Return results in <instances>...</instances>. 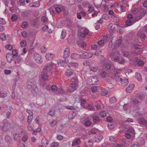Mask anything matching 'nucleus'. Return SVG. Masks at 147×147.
Listing matches in <instances>:
<instances>
[{"label":"nucleus","instance_id":"obj_1","mask_svg":"<svg viewBox=\"0 0 147 147\" xmlns=\"http://www.w3.org/2000/svg\"><path fill=\"white\" fill-rule=\"evenodd\" d=\"M78 86V80L77 77L75 76L73 77L72 79L71 83L70 84V86L73 89L72 91H70L72 92L76 90Z\"/></svg>","mask_w":147,"mask_h":147},{"label":"nucleus","instance_id":"obj_2","mask_svg":"<svg viewBox=\"0 0 147 147\" xmlns=\"http://www.w3.org/2000/svg\"><path fill=\"white\" fill-rule=\"evenodd\" d=\"M56 66V65L52 63H49L46 64L43 70L46 72H50Z\"/></svg>","mask_w":147,"mask_h":147},{"label":"nucleus","instance_id":"obj_3","mask_svg":"<svg viewBox=\"0 0 147 147\" xmlns=\"http://www.w3.org/2000/svg\"><path fill=\"white\" fill-rule=\"evenodd\" d=\"M27 87L32 92L33 91L36 92L37 90L38 89L36 84L34 82H29L27 86Z\"/></svg>","mask_w":147,"mask_h":147},{"label":"nucleus","instance_id":"obj_4","mask_svg":"<svg viewBox=\"0 0 147 147\" xmlns=\"http://www.w3.org/2000/svg\"><path fill=\"white\" fill-rule=\"evenodd\" d=\"M116 38L113 37L111 40L109 42V47L110 50H113L116 49V43L117 42Z\"/></svg>","mask_w":147,"mask_h":147},{"label":"nucleus","instance_id":"obj_5","mask_svg":"<svg viewBox=\"0 0 147 147\" xmlns=\"http://www.w3.org/2000/svg\"><path fill=\"white\" fill-rule=\"evenodd\" d=\"M34 58L36 61L38 63H41L42 62L41 57L38 54L35 53L33 55Z\"/></svg>","mask_w":147,"mask_h":147},{"label":"nucleus","instance_id":"obj_6","mask_svg":"<svg viewBox=\"0 0 147 147\" xmlns=\"http://www.w3.org/2000/svg\"><path fill=\"white\" fill-rule=\"evenodd\" d=\"M81 37L84 38L87 35L90 36L91 34L89 31L86 29H84L80 33Z\"/></svg>","mask_w":147,"mask_h":147},{"label":"nucleus","instance_id":"obj_7","mask_svg":"<svg viewBox=\"0 0 147 147\" xmlns=\"http://www.w3.org/2000/svg\"><path fill=\"white\" fill-rule=\"evenodd\" d=\"M3 125L2 129L3 131H6L10 126V124L7 121L5 120L3 122Z\"/></svg>","mask_w":147,"mask_h":147},{"label":"nucleus","instance_id":"obj_8","mask_svg":"<svg viewBox=\"0 0 147 147\" xmlns=\"http://www.w3.org/2000/svg\"><path fill=\"white\" fill-rule=\"evenodd\" d=\"M70 48L69 47H67L65 49L63 55V57L65 59H67L70 54Z\"/></svg>","mask_w":147,"mask_h":147},{"label":"nucleus","instance_id":"obj_9","mask_svg":"<svg viewBox=\"0 0 147 147\" xmlns=\"http://www.w3.org/2000/svg\"><path fill=\"white\" fill-rule=\"evenodd\" d=\"M81 141L80 139L76 138H75L74 140L72 142L71 146L75 147V145H79L81 143Z\"/></svg>","mask_w":147,"mask_h":147},{"label":"nucleus","instance_id":"obj_10","mask_svg":"<svg viewBox=\"0 0 147 147\" xmlns=\"http://www.w3.org/2000/svg\"><path fill=\"white\" fill-rule=\"evenodd\" d=\"M6 59L8 63H11L13 60V56L10 53H8L6 55Z\"/></svg>","mask_w":147,"mask_h":147},{"label":"nucleus","instance_id":"obj_11","mask_svg":"<svg viewBox=\"0 0 147 147\" xmlns=\"http://www.w3.org/2000/svg\"><path fill=\"white\" fill-rule=\"evenodd\" d=\"M73 70L70 68L67 69L65 71V75L69 77L71 76L73 74Z\"/></svg>","mask_w":147,"mask_h":147},{"label":"nucleus","instance_id":"obj_12","mask_svg":"<svg viewBox=\"0 0 147 147\" xmlns=\"http://www.w3.org/2000/svg\"><path fill=\"white\" fill-rule=\"evenodd\" d=\"M137 36L141 38H144L146 37V34L143 32L142 31L139 30L137 34Z\"/></svg>","mask_w":147,"mask_h":147},{"label":"nucleus","instance_id":"obj_13","mask_svg":"<svg viewBox=\"0 0 147 147\" xmlns=\"http://www.w3.org/2000/svg\"><path fill=\"white\" fill-rule=\"evenodd\" d=\"M107 40L106 38H104L98 42V44L99 46H101L107 44Z\"/></svg>","mask_w":147,"mask_h":147},{"label":"nucleus","instance_id":"obj_14","mask_svg":"<svg viewBox=\"0 0 147 147\" xmlns=\"http://www.w3.org/2000/svg\"><path fill=\"white\" fill-rule=\"evenodd\" d=\"M54 55L49 53H47L45 55V57L47 59L50 60L52 59L54 57Z\"/></svg>","mask_w":147,"mask_h":147},{"label":"nucleus","instance_id":"obj_15","mask_svg":"<svg viewBox=\"0 0 147 147\" xmlns=\"http://www.w3.org/2000/svg\"><path fill=\"white\" fill-rule=\"evenodd\" d=\"M119 80V81H121V83L122 85L123 86H126L128 83L129 81L127 79H124L123 80H122V78H119L118 79V80Z\"/></svg>","mask_w":147,"mask_h":147},{"label":"nucleus","instance_id":"obj_16","mask_svg":"<svg viewBox=\"0 0 147 147\" xmlns=\"http://www.w3.org/2000/svg\"><path fill=\"white\" fill-rule=\"evenodd\" d=\"M134 87V85L131 84L129 85V86L127 87L126 89V91L127 92L130 93L132 91Z\"/></svg>","mask_w":147,"mask_h":147},{"label":"nucleus","instance_id":"obj_17","mask_svg":"<svg viewBox=\"0 0 147 147\" xmlns=\"http://www.w3.org/2000/svg\"><path fill=\"white\" fill-rule=\"evenodd\" d=\"M103 138V136L101 135H98L95 137V141L96 142H99Z\"/></svg>","mask_w":147,"mask_h":147},{"label":"nucleus","instance_id":"obj_18","mask_svg":"<svg viewBox=\"0 0 147 147\" xmlns=\"http://www.w3.org/2000/svg\"><path fill=\"white\" fill-rule=\"evenodd\" d=\"M84 55H85V59H89L92 57L93 54L90 52H87L84 53Z\"/></svg>","mask_w":147,"mask_h":147},{"label":"nucleus","instance_id":"obj_19","mask_svg":"<svg viewBox=\"0 0 147 147\" xmlns=\"http://www.w3.org/2000/svg\"><path fill=\"white\" fill-rule=\"evenodd\" d=\"M22 59V57L20 55L18 56L17 59L15 61V63L16 65H18L17 66H18V65L21 63Z\"/></svg>","mask_w":147,"mask_h":147},{"label":"nucleus","instance_id":"obj_20","mask_svg":"<svg viewBox=\"0 0 147 147\" xmlns=\"http://www.w3.org/2000/svg\"><path fill=\"white\" fill-rule=\"evenodd\" d=\"M71 57L73 59H79V55L76 53H73L71 55Z\"/></svg>","mask_w":147,"mask_h":147},{"label":"nucleus","instance_id":"obj_21","mask_svg":"<svg viewBox=\"0 0 147 147\" xmlns=\"http://www.w3.org/2000/svg\"><path fill=\"white\" fill-rule=\"evenodd\" d=\"M92 119L94 122L95 123H97L100 121L99 117L98 116L93 115L92 116Z\"/></svg>","mask_w":147,"mask_h":147},{"label":"nucleus","instance_id":"obj_22","mask_svg":"<svg viewBox=\"0 0 147 147\" xmlns=\"http://www.w3.org/2000/svg\"><path fill=\"white\" fill-rule=\"evenodd\" d=\"M78 66V64L77 63L70 62L68 64V67H76Z\"/></svg>","mask_w":147,"mask_h":147},{"label":"nucleus","instance_id":"obj_23","mask_svg":"<svg viewBox=\"0 0 147 147\" xmlns=\"http://www.w3.org/2000/svg\"><path fill=\"white\" fill-rule=\"evenodd\" d=\"M122 38L121 37H119L118 39V42L117 44L119 47H123V45L122 43Z\"/></svg>","mask_w":147,"mask_h":147},{"label":"nucleus","instance_id":"obj_24","mask_svg":"<svg viewBox=\"0 0 147 147\" xmlns=\"http://www.w3.org/2000/svg\"><path fill=\"white\" fill-rule=\"evenodd\" d=\"M117 101V99L115 96H113L110 98L109 99L110 102L111 104Z\"/></svg>","mask_w":147,"mask_h":147},{"label":"nucleus","instance_id":"obj_25","mask_svg":"<svg viewBox=\"0 0 147 147\" xmlns=\"http://www.w3.org/2000/svg\"><path fill=\"white\" fill-rule=\"evenodd\" d=\"M136 78L138 80L140 81L142 80V78L141 75L139 73L137 72L136 74Z\"/></svg>","mask_w":147,"mask_h":147},{"label":"nucleus","instance_id":"obj_26","mask_svg":"<svg viewBox=\"0 0 147 147\" xmlns=\"http://www.w3.org/2000/svg\"><path fill=\"white\" fill-rule=\"evenodd\" d=\"M92 124V122L89 120H86L84 122V125L86 127H89L91 126Z\"/></svg>","mask_w":147,"mask_h":147},{"label":"nucleus","instance_id":"obj_27","mask_svg":"<svg viewBox=\"0 0 147 147\" xmlns=\"http://www.w3.org/2000/svg\"><path fill=\"white\" fill-rule=\"evenodd\" d=\"M68 62L67 60L65 59L64 61H61L59 62L58 63V64L59 66H63L64 63H67Z\"/></svg>","mask_w":147,"mask_h":147},{"label":"nucleus","instance_id":"obj_28","mask_svg":"<svg viewBox=\"0 0 147 147\" xmlns=\"http://www.w3.org/2000/svg\"><path fill=\"white\" fill-rule=\"evenodd\" d=\"M90 70L94 72H96L98 69V67L97 66H91L90 67Z\"/></svg>","mask_w":147,"mask_h":147},{"label":"nucleus","instance_id":"obj_29","mask_svg":"<svg viewBox=\"0 0 147 147\" xmlns=\"http://www.w3.org/2000/svg\"><path fill=\"white\" fill-rule=\"evenodd\" d=\"M5 139L6 142L7 143H8L9 144H10L11 143V138L9 136H6L5 137Z\"/></svg>","mask_w":147,"mask_h":147},{"label":"nucleus","instance_id":"obj_30","mask_svg":"<svg viewBox=\"0 0 147 147\" xmlns=\"http://www.w3.org/2000/svg\"><path fill=\"white\" fill-rule=\"evenodd\" d=\"M108 91L105 89H102L101 91V93L103 96H105L108 94Z\"/></svg>","mask_w":147,"mask_h":147},{"label":"nucleus","instance_id":"obj_31","mask_svg":"<svg viewBox=\"0 0 147 147\" xmlns=\"http://www.w3.org/2000/svg\"><path fill=\"white\" fill-rule=\"evenodd\" d=\"M37 20L35 19L32 20L30 22V24L33 26H35L37 24Z\"/></svg>","mask_w":147,"mask_h":147},{"label":"nucleus","instance_id":"obj_32","mask_svg":"<svg viewBox=\"0 0 147 147\" xmlns=\"http://www.w3.org/2000/svg\"><path fill=\"white\" fill-rule=\"evenodd\" d=\"M27 129L30 131H33L34 132H33V134H34V132H35V130H33V129L32 126L30 124H28V125L27 126Z\"/></svg>","mask_w":147,"mask_h":147},{"label":"nucleus","instance_id":"obj_33","mask_svg":"<svg viewBox=\"0 0 147 147\" xmlns=\"http://www.w3.org/2000/svg\"><path fill=\"white\" fill-rule=\"evenodd\" d=\"M33 119V115H29L28 116L27 119V122L28 124H30Z\"/></svg>","mask_w":147,"mask_h":147},{"label":"nucleus","instance_id":"obj_34","mask_svg":"<svg viewBox=\"0 0 147 147\" xmlns=\"http://www.w3.org/2000/svg\"><path fill=\"white\" fill-rule=\"evenodd\" d=\"M26 42L25 40H23L20 42V45L22 47L24 48L26 46Z\"/></svg>","mask_w":147,"mask_h":147},{"label":"nucleus","instance_id":"obj_35","mask_svg":"<svg viewBox=\"0 0 147 147\" xmlns=\"http://www.w3.org/2000/svg\"><path fill=\"white\" fill-rule=\"evenodd\" d=\"M106 113L105 111H102L99 113V116L101 117H105L106 116Z\"/></svg>","mask_w":147,"mask_h":147},{"label":"nucleus","instance_id":"obj_36","mask_svg":"<svg viewBox=\"0 0 147 147\" xmlns=\"http://www.w3.org/2000/svg\"><path fill=\"white\" fill-rule=\"evenodd\" d=\"M66 31L65 30H63L62 31L61 35V38H64L66 36Z\"/></svg>","mask_w":147,"mask_h":147},{"label":"nucleus","instance_id":"obj_37","mask_svg":"<svg viewBox=\"0 0 147 147\" xmlns=\"http://www.w3.org/2000/svg\"><path fill=\"white\" fill-rule=\"evenodd\" d=\"M28 138V136L25 135L22 136V140L23 142H25L27 140Z\"/></svg>","mask_w":147,"mask_h":147},{"label":"nucleus","instance_id":"obj_38","mask_svg":"<svg viewBox=\"0 0 147 147\" xmlns=\"http://www.w3.org/2000/svg\"><path fill=\"white\" fill-rule=\"evenodd\" d=\"M21 26L22 28H27L28 26L27 22H23Z\"/></svg>","mask_w":147,"mask_h":147},{"label":"nucleus","instance_id":"obj_39","mask_svg":"<svg viewBox=\"0 0 147 147\" xmlns=\"http://www.w3.org/2000/svg\"><path fill=\"white\" fill-rule=\"evenodd\" d=\"M91 90L93 93L96 92L98 90V88L96 86H93L92 87Z\"/></svg>","mask_w":147,"mask_h":147},{"label":"nucleus","instance_id":"obj_40","mask_svg":"<svg viewBox=\"0 0 147 147\" xmlns=\"http://www.w3.org/2000/svg\"><path fill=\"white\" fill-rule=\"evenodd\" d=\"M139 122L140 124H142L146 123V121L144 118H141L139 119Z\"/></svg>","mask_w":147,"mask_h":147},{"label":"nucleus","instance_id":"obj_41","mask_svg":"<svg viewBox=\"0 0 147 147\" xmlns=\"http://www.w3.org/2000/svg\"><path fill=\"white\" fill-rule=\"evenodd\" d=\"M42 53H45L47 51V49L45 46H42L40 49Z\"/></svg>","mask_w":147,"mask_h":147},{"label":"nucleus","instance_id":"obj_42","mask_svg":"<svg viewBox=\"0 0 147 147\" xmlns=\"http://www.w3.org/2000/svg\"><path fill=\"white\" fill-rule=\"evenodd\" d=\"M117 138L116 137L111 136L109 137V140L111 141L114 142L116 140Z\"/></svg>","mask_w":147,"mask_h":147},{"label":"nucleus","instance_id":"obj_43","mask_svg":"<svg viewBox=\"0 0 147 147\" xmlns=\"http://www.w3.org/2000/svg\"><path fill=\"white\" fill-rule=\"evenodd\" d=\"M111 58L112 61L115 62H118L119 59V57L117 56L114 57H111Z\"/></svg>","mask_w":147,"mask_h":147},{"label":"nucleus","instance_id":"obj_44","mask_svg":"<svg viewBox=\"0 0 147 147\" xmlns=\"http://www.w3.org/2000/svg\"><path fill=\"white\" fill-rule=\"evenodd\" d=\"M127 132L128 133H131L133 135L135 134V131L133 128L129 129L128 130Z\"/></svg>","mask_w":147,"mask_h":147},{"label":"nucleus","instance_id":"obj_45","mask_svg":"<svg viewBox=\"0 0 147 147\" xmlns=\"http://www.w3.org/2000/svg\"><path fill=\"white\" fill-rule=\"evenodd\" d=\"M12 55L14 56H16L18 55V53L17 50L13 49L12 51Z\"/></svg>","mask_w":147,"mask_h":147},{"label":"nucleus","instance_id":"obj_46","mask_svg":"<svg viewBox=\"0 0 147 147\" xmlns=\"http://www.w3.org/2000/svg\"><path fill=\"white\" fill-rule=\"evenodd\" d=\"M125 24L127 26H130L132 24V22L130 20H127L125 22Z\"/></svg>","mask_w":147,"mask_h":147},{"label":"nucleus","instance_id":"obj_47","mask_svg":"<svg viewBox=\"0 0 147 147\" xmlns=\"http://www.w3.org/2000/svg\"><path fill=\"white\" fill-rule=\"evenodd\" d=\"M42 78L44 80H45L47 79L48 75L47 74H42Z\"/></svg>","mask_w":147,"mask_h":147},{"label":"nucleus","instance_id":"obj_48","mask_svg":"<svg viewBox=\"0 0 147 147\" xmlns=\"http://www.w3.org/2000/svg\"><path fill=\"white\" fill-rule=\"evenodd\" d=\"M6 23V22L5 19L2 18H0V24H5Z\"/></svg>","mask_w":147,"mask_h":147},{"label":"nucleus","instance_id":"obj_49","mask_svg":"<svg viewBox=\"0 0 147 147\" xmlns=\"http://www.w3.org/2000/svg\"><path fill=\"white\" fill-rule=\"evenodd\" d=\"M5 47L9 50H11L13 49L12 45L10 44H8L5 46Z\"/></svg>","mask_w":147,"mask_h":147},{"label":"nucleus","instance_id":"obj_50","mask_svg":"<svg viewBox=\"0 0 147 147\" xmlns=\"http://www.w3.org/2000/svg\"><path fill=\"white\" fill-rule=\"evenodd\" d=\"M138 65L140 66H142L144 65V63L141 60H140L138 61Z\"/></svg>","mask_w":147,"mask_h":147},{"label":"nucleus","instance_id":"obj_51","mask_svg":"<svg viewBox=\"0 0 147 147\" xmlns=\"http://www.w3.org/2000/svg\"><path fill=\"white\" fill-rule=\"evenodd\" d=\"M57 121L54 120L50 123V125L51 126H53L57 124Z\"/></svg>","mask_w":147,"mask_h":147},{"label":"nucleus","instance_id":"obj_52","mask_svg":"<svg viewBox=\"0 0 147 147\" xmlns=\"http://www.w3.org/2000/svg\"><path fill=\"white\" fill-rule=\"evenodd\" d=\"M0 37L1 39L3 40H4L6 39V37L5 34H2L0 35Z\"/></svg>","mask_w":147,"mask_h":147},{"label":"nucleus","instance_id":"obj_53","mask_svg":"<svg viewBox=\"0 0 147 147\" xmlns=\"http://www.w3.org/2000/svg\"><path fill=\"white\" fill-rule=\"evenodd\" d=\"M107 126L108 128L110 129H113L114 128V125L111 123L108 124Z\"/></svg>","mask_w":147,"mask_h":147},{"label":"nucleus","instance_id":"obj_54","mask_svg":"<svg viewBox=\"0 0 147 147\" xmlns=\"http://www.w3.org/2000/svg\"><path fill=\"white\" fill-rule=\"evenodd\" d=\"M18 18V17L16 15H13L11 17V19L13 21L16 20Z\"/></svg>","mask_w":147,"mask_h":147},{"label":"nucleus","instance_id":"obj_55","mask_svg":"<svg viewBox=\"0 0 147 147\" xmlns=\"http://www.w3.org/2000/svg\"><path fill=\"white\" fill-rule=\"evenodd\" d=\"M92 80L94 83L98 81V78L97 77L95 76L92 77Z\"/></svg>","mask_w":147,"mask_h":147},{"label":"nucleus","instance_id":"obj_56","mask_svg":"<svg viewBox=\"0 0 147 147\" xmlns=\"http://www.w3.org/2000/svg\"><path fill=\"white\" fill-rule=\"evenodd\" d=\"M7 96L6 94L2 93L0 91V97L1 98H5Z\"/></svg>","mask_w":147,"mask_h":147},{"label":"nucleus","instance_id":"obj_57","mask_svg":"<svg viewBox=\"0 0 147 147\" xmlns=\"http://www.w3.org/2000/svg\"><path fill=\"white\" fill-rule=\"evenodd\" d=\"M52 90L53 91H56L57 90V87L55 85H53L51 87Z\"/></svg>","mask_w":147,"mask_h":147},{"label":"nucleus","instance_id":"obj_58","mask_svg":"<svg viewBox=\"0 0 147 147\" xmlns=\"http://www.w3.org/2000/svg\"><path fill=\"white\" fill-rule=\"evenodd\" d=\"M88 7L89 9L88 11L89 12H92L94 11V8L92 6H89Z\"/></svg>","mask_w":147,"mask_h":147},{"label":"nucleus","instance_id":"obj_59","mask_svg":"<svg viewBox=\"0 0 147 147\" xmlns=\"http://www.w3.org/2000/svg\"><path fill=\"white\" fill-rule=\"evenodd\" d=\"M132 70L130 69H127L125 71V73L126 75L129 74V73H131L132 72Z\"/></svg>","mask_w":147,"mask_h":147},{"label":"nucleus","instance_id":"obj_60","mask_svg":"<svg viewBox=\"0 0 147 147\" xmlns=\"http://www.w3.org/2000/svg\"><path fill=\"white\" fill-rule=\"evenodd\" d=\"M104 66L105 67L106 69H110L111 67V64L108 63L105 64Z\"/></svg>","mask_w":147,"mask_h":147},{"label":"nucleus","instance_id":"obj_61","mask_svg":"<svg viewBox=\"0 0 147 147\" xmlns=\"http://www.w3.org/2000/svg\"><path fill=\"white\" fill-rule=\"evenodd\" d=\"M2 1L4 4L5 5L8 7L9 4V2L8 0H2Z\"/></svg>","mask_w":147,"mask_h":147},{"label":"nucleus","instance_id":"obj_62","mask_svg":"<svg viewBox=\"0 0 147 147\" xmlns=\"http://www.w3.org/2000/svg\"><path fill=\"white\" fill-rule=\"evenodd\" d=\"M131 136V134H130L129 133H126L125 134V137L128 139L130 138Z\"/></svg>","mask_w":147,"mask_h":147},{"label":"nucleus","instance_id":"obj_63","mask_svg":"<svg viewBox=\"0 0 147 147\" xmlns=\"http://www.w3.org/2000/svg\"><path fill=\"white\" fill-rule=\"evenodd\" d=\"M66 108L70 110H74L75 109L74 107L73 106H67L65 107Z\"/></svg>","mask_w":147,"mask_h":147},{"label":"nucleus","instance_id":"obj_64","mask_svg":"<svg viewBox=\"0 0 147 147\" xmlns=\"http://www.w3.org/2000/svg\"><path fill=\"white\" fill-rule=\"evenodd\" d=\"M100 61L101 62H104L105 61V59L103 55H101L100 57Z\"/></svg>","mask_w":147,"mask_h":147}]
</instances>
